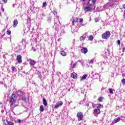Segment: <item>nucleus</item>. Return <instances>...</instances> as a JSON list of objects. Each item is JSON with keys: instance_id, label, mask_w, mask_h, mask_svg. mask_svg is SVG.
I'll return each mask as SVG.
<instances>
[{"instance_id": "obj_39", "label": "nucleus", "mask_w": 125, "mask_h": 125, "mask_svg": "<svg viewBox=\"0 0 125 125\" xmlns=\"http://www.w3.org/2000/svg\"><path fill=\"white\" fill-rule=\"evenodd\" d=\"M27 23V24H29V23H31V19L30 18H28Z\"/></svg>"}, {"instance_id": "obj_54", "label": "nucleus", "mask_w": 125, "mask_h": 125, "mask_svg": "<svg viewBox=\"0 0 125 125\" xmlns=\"http://www.w3.org/2000/svg\"><path fill=\"white\" fill-rule=\"evenodd\" d=\"M123 7L124 8H125V4L123 5Z\"/></svg>"}, {"instance_id": "obj_1", "label": "nucleus", "mask_w": 125, "mask_h": 125, "mask_svg": "<svg viewBox=\"0 0 125 125\" xmlns=\"http://www.w3.org/2000/svg\"><path fill=\"white\" fill-rule=\"evenodd\" d=\"M80 103H82V104H84L86 106H90V107H91V106H92L93 108H94V107H95V104H93L91 102H87V103L85 102V99H83V101H81L80 102Z\"/></svg>"}, {"instance_id": "obj_45", "label": "nucleus", "mask_w": 125, "mask_h": 125, "mask_svg": "<svg viewBox=\"0 0 125 125\" xmlns=\"http://www.w3.org/2000/svg\"><path fill=\"white\" fill-rule=\"evenodd\" d=\"M95 22H96V23H97V22H99V20L97 19H95Z\"/></svg>"}, {"instance_id": "obj_46", "label": "nucleus", "mask_w": 125, "mask_h": 125, "mask_svg": "<svg viewBox=\"0 0 125 125\" xmlns=\"http://www.w3.org/2000/svg\"><path fill=\"white\" fill-rule=\"evenodd\" d=\"M4 35H5V34H4L2 35H1L0 39H2V38H3V37H4Z\"/></svg>"}, {"instance_id": "obj_10", "label": "nucleus", "mask_w": 125, "mask_h": 125, "mask_svg": "<svg viewBox=\"0 0 125 125\" xmlns=\"http://www.w3.org/2000/svg\"><path fill=\"white\" fill-rule=\"evenodd\" d=\"M30 10H31L32 12H33V13H37V12H38L40 10V9L37 7H31Z\"/></svg>"}, {"instance_id": "obj_57", "label": "nucleus", "mask_w": 125, "mask_h": 125, "mask_svg": "<svg viewBox=\"0 0 125 125\" xmlns=\"http://www.w3.org/2000/svg\"><path fill=\"white\" fill-rule=\"evenodd\" d=\"M78 62H80V63H82V62L80 60H79Z\"/></svg>"}, {"instance_id": "obj_41", "label": "nucleus", "mask_w": 125, "mask_h": 125, "mask_svg": "<svg viewBox=\"0 0 125 125\" xmlns=\"http://www.w3.org/2000/svg\"><path fill=\"white\" fill-rule=\"evenodd\" d=\"M122 83L123 84H125V79H123L122 80Z\"/></svg>"}, {"instance_id": "obj_13", "label": "nucleus", "mask_w": 125, "mask_h": 125, "mask_svg": "<svg viewBox=\"0 0 125 125\" xmlns=\"http://www.w3.org/2000/svg\"><path fill=\"white\" fill-rule=\"evenodd\" d=\"M54 28H55L56 31H57L58 33H59L60 32V30H61V27H60V25L59 24H56L54 26Z\"/></svg>"}, {"instance_id": "obj_50", "label": "nucleus", "mask_w": 125, "mask_h": 125, "mask_svg": "<svg viewBox=\"0 0 125 125\" xmlns=\"http://www.w3.org/2000/svg\"><path fill=\"white\" fill-rule=\"evenodd\" d=\"M122 121H124V122H125V117H123V119H122Z\"/></svg>"}, {"instance_id": "obj_15", "label": "nucleus", "mask_w": 125, "mask_h": 125, "mask_svg": "<svg viewBox=\"0 0 125 125\" xmlns=\"http://www.w3.org/2000/svg\"><path fill=\"white\" fill-rule=\"evenodd\" d=\"M16 94H18L19 96H22L24 94V92H22V91L19 90L16 91Z\"/></svg>"}, {"instance_id": "obj_2", "label": "nucleus", "mask_w": 125, "mask_h": 125, "mask_svg": "<svg viewBox=\"0 0 125 125\" xmlns=\"http://www.w3.org/2000/svg\"><path fill=\"white\" fill-rule=\"evenodd\" d=\"M16 95L15 94H12L10 98L9 102L11 105H13V104L15 103L17 99Z\"/></svg>"}, {"instance_id": "obj_35", "label": "nucleus", "mask_w": 125, "mask_h": 125, "mask_svg": "<svg viewBox=\"0 0 125 125\" xmlns=\"http://www.w3.org/2000/svg\"><path fill=\"white\" fill-rule=\"evenodd\" d=\"M52 13L53 14H54V15H56V14H57V11H56L55 10H53Z\"/></svg>"}, {"instance_id": "obj_38", "label": "nucleus", "mask_w": 125, "mask_h": 125, "mask_svg": "<svg viewBox=\"0 0 125 125\" xmlns=\"http://www.w3.org/2000/svg\"><path fill=\"white\" fill-rule=\"evenodd\" d=\"M78 62H75L72 66V68H76Z\"/></svg>"}, {"instance_id": "obj_22", "label": "nucleus", "mask_w": 125, "mask_h": 125, "mask_svg": "<svg viewBox=\"0 0 125 125\" xmlns=\"http://www.w3.org/2000/svg\"><path fill=\"white\" fill-rule=\"evenodd\" d=\"M43 104L45 106H47V102L46 101V99L45 98H43Z\"/></svg>"}, {"instance_id": "obj_28", "label": "nucleus", "mask_w": 125, "mask_h": 125, "mask_svg": "<svg viewBox=\"0 0 125 125\" xmlns=\"http://www.w3.org/2000/svg\"><path fill=\"white\" fill-rule=\"evenodd\" d=\"M109 91L111 93V94H114V91L113 90V89L109 88Z\"/></svg>"}, {"instance_id": "obj_44", "label": "nucleus", "mask_w": 125, "mask_h": 125, "mask_svg": "<svg viewBox=\"0 0 125 125\" xmlns=\"http://www.w3.org/2000/svg\"><path fill=\"white\" fill-rule=\"evenodd\" d=\"M17 123H18V124H20V123H21V120H20V119H18V121L17 122Z\"/></svg>"}, {"instance_id": "obj_63", "label": "nucleus", "mask_w": 125, "mask_h": 125, "mask_svg": "<svg viewBox=\"0 0 125 125\" xmlns=\"http://www.w3.org/2000/svg\"><path fill=\"white\" fill-rule=\"evenodd\" d=\"M4 86H5V87H6V84H5V85H4Z\"/></svg>"}, {"instance_id": "obj_11", "label": "nucleus", "mask_w": 125, "mask_h": 125, "mask_svg": "<svg viewBox=\"0 0 125 125\" xmlns=\"http://www.w3.org/2000/svg\"><path fill=\"white\" fill-rule=\"evenodd\" d=\"M17 61L19 64H21L22 63V56L19 55L17 56Z\"/></svg>"}, {"instance_id": "obj_30", "label": "nucleus", "mask_w": 125, "mask_h": 125, "mask_svg": "<svg viewBox=\"0 0 125 125\" xmlns=\"http://www.w3.org/2000/svg\"><path fill=\"white\" fill-rule=\"evenodd\" d=\"M12 72H15V71H16V67H15V66H12Z\"/></svg>"}, {"instance_id": "obj_29", "label": "nucleus", "mask_w": 125, "mask_h": 125, "mask_svg": "<svg viewBox=\"0 0 125 125\" xmlns=\"http://www.w3.org/2000/svg\"><path fill=\"white\" fill-rule=\"evenodd\" d=\"M88 39L90 41H93V36H92V35H90L88 37Z\"/></svg>"}, {"instance_id": "obj_62", "label": "nucleus", "mask_w": 125, "mask_h": 125, "mask_svg": "<svg viewBox=\"0 0 125 125\" xmlns=\"http://www.w3.org/2000/svg\"><path fill=\"white\" fill-rule=\"evenodd\" d=\"M62 34H64V31H62Z\"/></svg>"}, {"instance_id": "obj_51", "label": "nucleus", "mask_w": 125, "mask_h": 125, "mask_svg": "<svg viewBox=\"0 0 125 125\" xmlns=\"http://www.w3.org/2000/svg\"><path fill=\"white\" fill-rule=\"evenodd\" d=\"M115 2H119L120 1V0H114Z\"/></svg>"}, {"instance_id": "obj_9", "label": "nucleus", "mask_w": 125, "mask_h": 125, "mask_svg": "<svg viewBox=\"0 0 125 125\" xmlns=\"http://www.w3.org/2000/svg\"><path fill=\"white\" fill-rule=\"evenodd\" d=\"M63 105V102L60 101L58 102L55 105V109H57V108H59V107H61Z\"/></svg>"}, {"instance_id": "obj_8", "label": "nucleus", "mask_w": 125, "mask_h": 125, "mask_svg": "<svg viewBox=\"0 0 125 125\" xmlns=\"http://www.w3.org/2000/svg\"><path fill=\"white\" fill-rule=\"evenodd\" d=\"M84 11L85 12L92 11V7H90V6L85 7H84Z\"/></svg>"}, {"instance_id": "obj_4", "label": "nucleus", "mask_w": 125, "mask_h": 125, "mask_svg": "<svg viewBox=\"0 0 125 125\" xmlns=\"http://www.w3.org/2000/svg\"><path fill=\"white\" fill-rule=\"evenodd\" d=\"M77 117L78 121H82L83 119V114L82 112H79L77 113Z\"/></svg>"}, {"instance_id": "obj_61", "label": "nucleus", "mask_w": 125, "mask_h": 125, "mask_svg": "<svg viewBox=\"0 0 125 125\" xmlns=\"http://www.w3.org/2000/svg\"><path fill=\"white\" fill-rule=\"evenodd\" d=\"M103 63H104V64H105V62H103Z\"/></svg>"}, {"instance_id": "obj_40", "label": "nucleus", "mask_w": 125, "mask_h": 125, "mask_svg": "<svg viewBox=\"0 0 125 125\" xmlns=\"http://www.w3.org/2000/svg\"><path fill=\"white\" fill-rule=\"evenodd\" d=\"M117 43L118 44V45H121V41L118 40L117 41Z\"/></svg>"}, {"instance_id": "obj_47", "label": "nucleus", "mask_w": 125, "mask_h": 125, "mask_svg": "<svg viewBox=\"0 0 125 125\" xmlns=\"http://www.w3.org/2000/svg\"><path fill=\"white\" fill-rule=\"evenodd\" d=\"M89 63H93V60H91L89 62Z\"/></svg>"}, {"instance_id": "obj_49", "label": "nucleus", "mask_w": 125, "mask_h": 125, "mask_svg": "<svg viewBox=\"0 0 125 125\" xmlns=\"http://www.w3.org/2000/svg\"><path fill=\"white\" fill-rule=\"evenodd\" d=\"M122 51H123V52H125V47L123 48Z\"/></svg>"}, {"instance_id": "obj_43", "label": "nucleus", "mask_w": 125, "mask_h": 125, "mask_svg": "<svg viewBox=\"0 0 125 125\" xmlns=\"http://www.w3.org/2000/svg\"><path fill=\"white\" fill-rule=\"evenodd\" d=\"M26 97H22V100H23V101H26Z\"/></svg>"}, {"instance_id": "obj_14", "label": "nucleus", "mask_w": 125, "mask_h": 125, "mask_svg": "<svg viewBox=\"0 0 125 125\" xmlns=\"http://www.w3.org/2000/svg\"><path fill=\"white\" fill-rule=\"evenodd\" d=\"M58 24H60V21H59V16H57L56 18H55L54 25H58Z\"/></svg>"}, {"instance_id": "obj_58", "label": "nucleus", "mask_w": 125, "mask_h": 125, "mask_svg": "<svg viewBox=\"0 0 125 125\" xmlns=\"http://www.w3.org/2000/svg\"><path fill=\"white\" fill-rule=\"evenodd\" d=\"M67 103H68L69 105H70V104H71V103L68 102Z\"/></svg>"}, {"instance_id": "obj_55", "label": "nucleus", "mask_w": 125, "mask_h": 125, "mask_svg": "<svg viewBox=\"0 0 125 125\" xmlns=\"http://www.w3.org/2000/svg\"><path fill=\"white\" fill-rule=\"evenodd\" d=\"M116 109H117V110H118V109H119V106H116Z\"/></svg>"}, {"instance_id": "obj_34", "label": "nucleus", "mask_w": 125, "mask_h": 125, "mask_svg": "<svg viewBox=\"0 0 125 125\" xmlns=\"http://www.w3.org/2000/svg\"><path fill=\"white\" fill-rule=\"evenodd\" d=\"M47 5V4L46 3V2H44L42 4V7H45Z\"/></svg>"}, {"instance_id": "obj_12", "label": "nucleus", "mask_w": 125, "mask_h": 125, "mask_svg": "<svg viewBox=\"0 0 125 125\" xmlns=\"http://www.w3.org/2000/svg\"><path fill=\"white\" fill-rule=\"evenodd\" d=\"M29 64L30 66H34V65H36V61L29 59Z\"/></svg>"}, {"instance_id": "obj_31", "label": "nucleus", "mask_w": 125, "mask_h": 125, "mask_svg": "<svg viewBox=\"0 0 125 125\" xmlns=\"http://www.w3.org/2000/svg\"><path fill=\"white\" fill-rule=\"evenodd\" d=\"M47 22H48V23H51V18H50V17L48 18Z\"/></svg>"}, {"instance_id": "obj_16", "label": "nucleus", "mask_w": 125, "mask_h": 125, "mask_svg": "<svg viewBox=\"0 0 125 125\" xmlns=\"http://www.w3.org/2000/svg\"><path fill=\"white\" fill-rule=\"evenodd\" d=\"M88 51V50H87V48L85 47H83L81 49V52L82 53H83L84 54H86L87 53V52Z\"/></svg>"}, {"instance_id": "obj_23", "label": "nucleus", "mask_w": 125, "mask_h": 125, "mask_svg": "<svg viewBox=\"0 0 125 125\" xmlns=\"http://www.w3.org/2000/svg\"><path fill=\"white\" fill-rule=\"evenodd\" d=\"M86 37V34L83 35V36H81L80 37V41H84V40H85V37Z\"/></svg>"}, {"instance_id": "obj_17", "label": "nucleus", "mask_w": 125, "mask_h": 125, "mask_svg": "<svg viewBox=\"0 0 125 125\" xmlns=\"http://www.w3.org/2000/svg\"><path fill=\"white\" fill-rule=\"evenodd\" d=\"M17 25H18V21H17V20H15L13 21V27H14V28H16V27H17Z\"/></svg>"}, {"instance_id": "obj_33", "label": "nucleus", "mask_w": 125, "mask_h": 125, "mask_svg": "<svg viewBox=\"0 0 125 125\" xmlns=\"http://www.w3.org/2000/svg\"><path fill=\"white\" fill-rule=\"evenodd\" d=\"M102 99H103V97H99L98 99L99 102H102Z\"/></svg>"}, {"instance_id": "obj_7", "label": "nucleus", "mask_w": 125, "mask_h": 125, "mask_svg": "<svg viewBox=\"0 0 125 125\" xmlns=\"http://www.w3.org/2000/svg\"><path fill=\"white\" fill-rule=\"evenodd\" d=\"M100 113H101L100 109L97 108V109H94V112H93V114L96 117H97L98 115H99V114H100Z\"/></svg>"}, {"instance_id": "obj_5", "label": "nucleus", "mask_w": 125, "mask_h": 125, "mask_svg": "<svg viewBox=\"0 0 125 125\" xmlns=\"http://www.w3.org/2000/svg\"><path fill=\"white\" fill-rule=\"evenodd\" d=\"M96 0H89L87 5L88 6H91L93 5V4H95V3L96 2Z\"/></svg>"}, {"instance_id": "obj_52", "label": "nucleus", "mask_w": 125, "mask_h": 125, "mask_svg": "<svg viewBox=\"0 0 125 125\" xmlns=\"http://www.w3.org/2000/svg\"><path fill=\"white\" fill-rule=\"evenodd\" d=\"M32 49H33V51H34V52L36 51V49H35L34 48L32 47Z\"/></svg>"}, {"instance_id": "obj_3", "label": "nucleus", "mask_w": 125, "mask_h": 125, "mask_svg": "<svg viewBox=\"0 0 125 125\" xmlns=\"http://www.w3.org/2000/svg\"><path fill=\"white\" fill-rule=\"evenodd\" d=\"M110 36H111V33H110V31H107L102 34V38L104 40H107L110 38Z\"/></svg>"}, {"instance_id": "obj_32", "label": "nucleus", "mask_w": 125, "mask_h": 125, "mask_svg": "<svg viewBox=\"0 0 125 125\" xmlns=\"http://www.w3.org/2000/svg\"><path fill=\"white\" fill-rule=\"evenodd\" d=\"M37 75H38V76H39V77L40 78V79L42 78V75H41V72L37 71Z\"/></svg>"}, {"instance_id": "obj_19", "label": "nucleus", "mask_w": 125, "mask_h": 125, "mask_svg": "<svg viewBox=\"0 0 125 125\" xmlns=\"http://www.w3.org/2000/svg\"><path fill=\"white\" fill-rule=\"evenodd\" d=\"M6 125H14V123L13 122H11L7 120H6Z\"/></svg>"}, {"instance_id": "obj_36", "label": "nucleus", "mask_w": 125, "mask_h": 125, "mask_svg": "<svg viewBox=\"0 0 125 125\" xmlns=\"http://www.w3.org/2000/svg\"><path fill=\"white\" fill-rule=\"evenodd\" d=\"M21 44H22V45H24V44H25V40H22L21 41Z\"/></svg>"}, {"instance_id": "obj_53", "label": "nucleus", "mask_w": 125, "mask_h": 125, "mask_svg": "<svg viewBox=\"0 0 125 125\" xmlns=\"http://www.w3.org/2000/svg\"><path fill=\"white\" fill-rule=\"evenodd\" d=\"M1 11H2V12H4V9H3V8H1Z\"/></svg>"}, {"instance_id": "obj_60", "label": "nucleus", "mask_w": 125, "mask_h": 125, "mask_svg": "<svg viewBox=\"0 0 125 125\" xmlns=\"http://www.w3.org/2000/svg\"><path fill=\"white\" fill-rule=\"evenodd\" d=\"M92 74H93V71H92Z\"/></svg>"}, {"instance_id": "obj_20", "label": "nucleus", "mask_w": 125, "mask_h": 125, "mask_svg": "<svg viewBox=\"0 0 125 125\" xmlns=\"http://www.w3.org/2000/svg\"><path fill=\"white\" fill-rule=\"evenodd\" d=\"M120 121H121V118H117L115 119L113 121V123H114V124H117V123H119V122H120Z\"/></svg>"}, {"instance_id": "obj_18", "label": "nucleus", "mask_w": 125, "mask_h": 125, "mask_svg": "<svg viewBox=\"0 0 125 125\" xmlns=\"http://www.w3.org/2000/svg\"><path fill=\"white\" fill-rule=\"evenodd\" d=\"M79 20V19L78 18H74L73 19V20L72 21V26H75V23H77V22H78Z\"/></svg>"}, {"instance_id": "obj_48", "label": "nucleus", "mask_w": 125, "mask_h": 125, "mask_svg": "<svg viewBox=\"0 0 125 125\" xmlns=\"http://www.w3.org/2000/svg\"><path fill=\"white\" fill-rule=\"evenodd\" d=\"M2 1H3L5 3H6V2H7V0H2Z\"/></svg>"}, {"instance_id": "obj_42", "label": "nucleus", "mask_w": 125, "mask_h": 125, "mask_svg": "<svg viewBox=\"0 0 125 125\" xmlns=\"http://www.w3.org/2000/svg\"><path fill=\"white\" fill-rule=\"evenodd\" d=\"M80 23H83V18L80 19Z\"/></svg>"}, {"instance_id": "obj_64", "label": "nucleus", "mask_w": 125, "mask_h": 125, "mask_svg": "<svg viewBox=\"0 0 125 125\" xmlns=\"http://www.w3.org/2000/svg\"><path fill=\"white\" fill-rule=\"evenodd\" d=\"M23 73L25 74V71H24Z\"/></svg>"}, {"instance_id": "obj_26", "label": "nucleus", "mask_w": 125, "mask_h": 125, "mask_svg": "<svg viewBox=\"0 0 125 125\" xmlns=\"http://www.w3.org/2000/svg\"><path fill=\"white\" fill-rule=\"evenodd\" d=\"M87 77V75L86 74L83 75L82 78L81 79V81H83V80H85Z\"/></svg>"}, {"instance_id": "obj_25", "label": "nucleus", "mask_w": 125, "mask_h": 125, "mask_svg": "<svg viewBox=\"0 0 125 125\" xmlns=\"http://www.w3.org/2000/svg\"><path fill=\"white\" fill-rule=\"evenodd\" d=\"M40 112H43V111H44V108L43 107V105H40Z\"/></svg>"}, {"instance_id": "obj_6", "label": "nucleus", "mask_w": 125, "mask_h": 125, "mask_svg": "<svg viewBox=\"0 0 125 125\" xmlns=\"http://www.w3.org/2000/svg\"><path fill=\"white\" fill-rule=\"evenodd\" d=\"M111 7V3H107L103 7V10H106V9H109Z\"/></svg>"}, {"instance_id": "obj_24", "label": "nucleus", "mask_w": 125, "mask_h": 125, "mask_svg": "<svg viewBox=\"0 0 125 125\" xmlns=\"http://www.w3.org/2000/svg\"><path fill=\"white\" fill-rule=\"evenodd\" d=\"M71 78H72V79H77V74L76 73H72L71 75Z\"/></svg>"}, {"instance_id": "obj_56", "label": "nucleus", "mask_w": 125, "mask_h": 125, "mask_svg": "<svg viewBox=\"0 0 125 125\" xmlns=\"http://www.w3.org/2000/svg\"><path fill=\"white\" fill-rule=\"evenodd\" d=\"M40 16H43V14H40Z\"/></svg>"}, {"instance_id": "obj_27", "label": "nucleus", "mask_w": 125, "mask_h": 125, "mask_svg": "<svg viewBox=\"0 0 125 125\" xmlns=\"http://www.w3.org/2000/svg\"><path fill=\"white\" fill-rule=\"evenodd\" d=\"M103 108V105L101 104H97V109H99L100 108Z\"/></svg>"}, {"instance_id": "obj_21", "label": "nucleus", "mask_w": 125, "mask_h": 125, "mask_svg": "<svg viewBox=\"0 0 125 125\" xmlns=\"http://www.w3.org/2000/svg\"><path fill=\"white\" fill-rule=\"evenodd\" d=\"M60 53L61 55H62V56H67V53H66V52H65L64 51H60Z\"/></svg>"}, {"instance_id": "obj_59", "label": "nucleus", "mask_w": 125, "mask_h": 125, "mask_svg": "<svg viewBox=\"0 0 125 125\" xmlns=\"http://www.w3.org/2000/svg\"><path fill=\"white\" fill-rule=\"evenodd\" d=\"M81 1H85V0H81Z\"/></svg>"}, {"instance_id": "obj_37", "label": "nucleus", "mask_w": 125, "mask_h": 125, "mask_svg": "<svg viewBox=\"0 0 125 125\" xmlns=\"http://www.w3.org/2000/svg\"><path fill=\"white\" fill-rule=\"evenodd\" d=\"M6 34H7L8 35H11V31L10 30H7Z\"/></svg>"}]
</instances>
